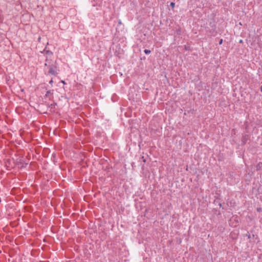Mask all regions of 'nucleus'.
<instances>
[{
	"label": "nucleus",
	"instance_id": "f8f14e48",
	"mask_svg": "<svg viewBox=\"0 0 262 262\" xmlns=\"http://www.w3.org/2000/svg\"><path fill=\"white\" fill-rule=\"evenodd\" d=\"M61 82H62V83H63L64 84H66V82H65V81H64V80H62V81H61Z\"/></svg>",
	"mask_w": 262,
	"mask_h": 262
},
{
	"label": "nucleus",
	"instance_id": "ddd939ff",
	"mask_svg": "<svg viewBox=\"0 0 262 262\" xmlns=\"http://www.w3.org/2000/svg\"><path fill=\"white\" fill-rule=\"evenodd\" d=\"M260 91L262 92V85L260 86Z\"/></svg>",
	"mask_w": 262,
	"mask_h": 262
},
{
	"label": "nucleus",
	"instance_id": "423d86ee",
	"mask_svg": "<svg viewBox=\"0 0 262 262\" xmlns=\"http://www.w3.org/2000/svg\"><path fill=\"white\" fill-rule=\"evenodd\" d=\"M57 105V103L55 102V103H53V104H51L50 105L49 107H51V109H53V112H54V111H55V109H54V108H53V106H55V105Z\"/></svg>",
	"mask_w": 262,
	"mask_h": 262
},
{
	"label": "nucleus",
	"instance_id": "9d476101",
	"mask_svg": "<svg viewBox=\"0 0 262 262\" xmlns=\"http://www.w3.org/2000/svg\"><path fill=\"white\" fill-rule=\"evenodd\" d=\"M53 79H52L49 81V83H50V84H52L53 83Z\"/></svg>",
	"mask_w": 262,
	"mask_h": 262
},
{
	"label": "nucleus",
	"instance_id": "f257e3e1",
	"mask_svg": "<svg viewBox=\"0 0 262 262\" xmlns=\"http://www.w3.org/2000/svg\"><path fill=\"white\" fill-rule=\"evenodd\" d=\"M49 70L47 73V75H52L53 76H56L58 74V69L57 67L55 64H51L49 66Z\"/></svg>",
	"mask_w": 262,
	"mask_h": 262
},
{
	"label": "nucleus",
	"instance_id": "4468645a",
	"mask_svg": "<svg viewBox=\"0 0 262 262\" xmlns=\"http://www.w3.org/2000/svg\"><path fill=\"white\" fill-rule=\"evenodd\" d=\"M49 57H46V61H47L48 60V59Z\"/></svg>",
	"mask_w": 262,
	"mask_h": 262
},
{
	"label": "nucleus",
	"instance_id": "1a4fd4ad",
	"mask_svg": "<svg viewBox=\"0 0 262 262\" xmlns=\"http://www.w3.org/2000/svg\"><path fill=\"white\" fill-rule=\"evenodd\" d=\"M222 42H223V39H220V40L219 41V44H220V45H221V44L222 43Z\"/></svg>",
	"mask_w": 262,
	"mask_h": 262
},
{
	"label": "nucleus",
	"instance_id": "dca6fc26",
	"mask_svg": "<svg viewBox=\"0 0 262 262\" xmlns=\"http://www.w3.org/2000/svg\"><path fill=\"white\" fill-rule=\"evenodd\" d=\"M45 66H47V63H45Z\"/></svg>",
	"mask_w": 262,
	"mask_h": 262
},
{
	"label": "nucleus",
	"instance_id": "9b49d317",
	"mask_svg": "<svg viewBox=\"0 0 262 262\" xmlns=\"http://www.w3.org/2000/svg\"><path fill=\"white\" fill-rule=\"evenodd\" d=\"M142 159H143V161L144 162H146V160H145V159H144V157H142Z\"/></svg>",
	"mask_w": 262,
	"mask_h": 262
},
{
	"label": "nucleus",
	"instance_id": "20e7f679",
	"mask_svg": "<svg viewBox=\"0 0 262 262\" xmlns=\"http://www.w3.org/2000/svg\"><path fill=\"white\" fill-rule=\"evenodd\" d=\"M43 53L48 56H50L53 55V53L50 50H47L46 49L43 50Z\"/></svg>",
	"mask_w": 262,
	"mask_h": 262
},
{
	"label": "nucleus",
	"instance_id": "0eeeda50",
	"mask_svg": "<svg viewBox=\"0 0 262 262\" xmlns=\"http://www.w3.org/2000/svg\"><path fill=\"white\" fill-rule=\"evenodd\" d=\"M144 52L146 54H149L150 53L151 51L150 50H148V49H145L144 50Z\"/></svg>",
	"mask_w": 262,
	"mask_h": 262
},
{
	"label": "nucleus",
	"instance_id": "6e6552de",
	"mask_svg": "<svg viewBox=\"0 0 262 262\" xmlns=\"http://www.w3.org/2000/svg\"><path fill=\"white\" fill-rule=\"evenodd\" d=\"M170 6L172 7V8H173L175 6V3L173 2H171L170 4Z\"/></svg>",
	"mask_w": 262,
	"mask_h": 262
},
{
	"label": "nucleus",
	"instance_id": "7ed1b4c3",
	"mask_svg": "<svg viewBox=\"0 0 262 262\" xmlns=\"http://www.w3.org/2000/svg\"><path fill=\"white\" fill-rule=\"evenodd\" d=\"M53 90H49L46 92V94L45 95V98H49L50 99V96L52 95L53 94Z\"/></svg>",
	"mask_w": 262,
	"mask_h": 262
},
{
	"label": "nucleus",
	"instance_id": "39448f33",
	"mask_svg": "<svg viewBox=\"0 0 262 262\" xmlns=\"http://www.w3.org/2000/svg\"><path fill=\"white\" fill-rule=\"evenodd\" d=\"M247 136L246 135V136H244L243 138H242V142H243L244 144H245L246 143V142L247 140Z\"/></svg>",
	"mask_w": 262,
	"mask_h": 262
},
{
	"label": "nucleus",
	"instance_id": "f03ea898",
	"mask_svg": "<svg viewBox=\"0 0 262 262\" xmlns=\"http://www.w3.org/2000/svg\"><path fill=\"white\" fill-rule=\"evenodd\" d=\"M18 163L21 165V167H24L28 165V163L26 162L23 158L19 159Z\"/></svg>",
	"mask_w": 262,
	"mask_h": 262
},
{
	"label": "nucleus",
	"instance_id": "2eb2a0df",
	"mask_svg": "<svg viewBox=\"0 0 262 262\" xmlns=\"http://www.w3.org/2000/svg\"><path fill=\"white\" fill-rule=\"evenodd\" d=\"M219 205H220V207H222V204L221 203H220Z\"/></svg>",
	"mask_w": 262,
	"mask_h": 262
}]
</instances>
